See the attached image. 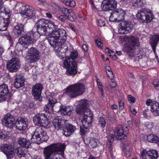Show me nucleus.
<instances>
[{
  "label": "nucleus",
  "mask_w": 159,
  "mask_h": 159,
  "mask_svg": "<svg viewBox=\"0 0 159 159\" xmlns=\"http://www.w3.org/2000/svg\"><path fill=\"white\" fill-rule=\"evenodd\" d=\"M114 135L113 134H112L111 135H109L108 137V141L110 143V144L107 145V146L109 148V150L111 151L112 150V148H111V143H112L114 140Z\"/></svg>",
  "instance_id": "09e8293b"
},
{
  "label": "nucleus",
  "mask_w": 159,
  "mask_h": 159,
  "mask_svg": "<svg viewBox=\"0 0 159 159\" xmlns=\"http://www.w3.org/2000/svg\"><path fill=\"white\" fill-rule=\"evenodd\" d=\"M86 129H87L84 128H84H81L80 130V133L81 135H83L84 134L85 132L87 131L86 130Z\"/></svg>",
  "instance_id": "69168bd1"
},
{
  "label": "nucleus",
  "mask_w": 159,
  "mask_h": 159,
  "mask_svg": "<svg viewBox=\"0 0 159 159\" xmlns=\"http://www.w3.org/2000/svg\"><path fill=\"white\" fill-rule=\"evenodd\" d=\"M98 140L96 139L93 138L90 140L89 143V146L91 148H94L97 145V142Z\"/></svg>",
  "instance_id": "37998d69"
},
{
  "label": "nucleus",
  "mask_w": 159,
  "mask_h": 159,
  "mask_svg": "<svg viewBox=\"0 0 159 159\" xmlns=\"http://www.w3.org/2000/svg\"><path fill=\"white\" fill-rule=\"evenodd\" d=\"M64 120L61 119H54L53 120L52 123L55 128L57 129H59L62 127Z\"/></svg>",
  "instance_id": "473e14b6"
},
{
  "label": "nucleus",
  "mask_w": 159,
  "mask_h": 159,
  "mask_svg": "<svg viewBox=\"0 0 159 159\" xmlns=\"http://www.w3.org/2000/svg\"><path fill=\"white\" fill-rule=\"evenodd\" d=\"M3 119V123L5 126L10 128L14 126L15 119L13 116L8 113L4 116Z\"/></svg>",
  "instance_id": "6ab92c4d"
},
{
  "label": "nucleus",
  "mask_w": 159,
  "mask_h": 159,
  "mask_svg": "<svg viewBox=\"0 0 159 159\" xmlns=\"http://www.w3.org/2000/svg\"><path fill=\"white\" fill-rule=\"evenodd\" d=\"M82 114H84V118L82 120L83 126L86 129H88L92 122V113L90 109H88Z\"/></svg>",
  "instance_id": "ddd939ff"
},
{
  "label": "nucleus",
  "mask_w": 159,
  "mask_h": 159,
  "mask_svg": "<svg viewBox=\"0 0 159 159\" xmlns=\"http://www.w3.org/2000/svg\"><path fill=\"white\" fill-rule=\"evenodd\" d=\"M48 20L44 19H41L39 20L35 24V25L37 28L44 27L47 26Z\"/></svg>",
  "instance_id": "f704fd0d"
},
{
  "label": "nucleus",
  "mask_w": 159,
  "mask_h": 159,
  "mask_svg": "<svg viewBox=\"0 0 159 159\" xmlns=\"http://www.w3.org/2000/svg\"><path fill=\"white\" fill-rule=\"evenodd\" d=\"M115 131L117 134L116 138L118 140H121L125 139L126 137V134L129 133L127 127L125 126L119 125L116 128Z\"/></svg>",
  "instance_id": "2eb2a0df"
},
{
  "label": "nucleus",
  "mask_w": 159,
  "mask_h": 159,
  "mask_svg": "<svg viewBox=\"0 0 159 159\" xmlns=\"http://www.w3.org/2000/svg\"><path fill=\"white\" fill-rule=\"evenodd\" d=\"M159 41V35H155L150 38V42L154 52H156V47Z\"/></svg>",
  "instance_id": "7c9ffc66"
},
{
  "label": "nucleus",
  "mask_w": 159,
  "mask_h": 159,
  "mask_svg": "<svg viewBox=\"0 0 159 159\" xmlns=\"http://www.w3.org/2000/svg\"><path fill=\"white\" fill-rule=\"evenodd\" d=\"M120 28L119 32L121 34H127L131 32L133 28V25L129 21H122L120 23Z\"/></svg>",
  "instance_id": "dca6fc26"
},
{
  "label": "nucleus",
  "mask_w": 159,
  "mask_h": 159,
  "mask_svg": "<svg viewBox=\"0 0 159 159\" xmlns=\"http://www.w3.org/2000/svg\"><path fill=\"white\" fill-rule=\"evenodd\" d=\"M7 2L11 6H16L17 5V2L15 0H7Z\"/></svg>",
  "instance_id": "4d7b16f0"
},
{
  "label": "nucleus",
  "mask_w": 159,
  "mask_h": 159,
  "mask_svg": "<svg viewBox=\"0 0 159 159\" xmlns=\"http://www.w3.org/2000/svg\"><path fill=\"white\" fill-rule=\"evenodd\" d=\"M57 18L61 23L64 22L66 20V16L64 15H56Z\"/></svg>",
  "instance_id": "603ef678"
},
{
  "label": "nucleus",
  "mask_w": 159,
  "mask_h": 159,
  "mask_svg": "<svg viewBox=\"0 0 159 159\" xmlns=\"http://www.w3.org/2000/svg\"><path fill=\"white\" fill-rule=\"evenodd\" d=\"M33 122L36 125L45 128L49 127L50 125L49 119L45 114L39 113L33 117Z\"/></svg>",
  "instance_id": "0eeeda50"
},
{
  "label": "nucleus",
  "mask_w": 159,
  "mask_h": 159,
  "mask_svg": "<svg viewBox=\"0 0 159 159\" xmlns=\"http://www.w3.org/2000/svg\"><path fill=\"white\" fill-rule=\"evenodd\" d=\"M16 128L19 130L25 129L27 127V122L23 118H18L16 122Z\"/></svg>",
  "instance_id": "b1692460"
},
{
  "label": "nucleus",
  "mask_w": 159,
  "mask_h": 159,
  "mask_svg": "<svg viewBox=\"0 0 159 159\" xmlns=\"http://www.w3.org/2000/svg\"><path fill=\"white\" fill-rule=\"evenodd\" d=\"M128 100L130 103H133L135 102V98L131 95H129L128 96Z\"/></svg>",
  "instance_id": "6e6d98bb"
},
{
  "label": "nucleus",
  "mask_w": 159,
  "mask_h": 159,
  "mask_svg": "<svg viewBox=\"0 0 159 159\" xmlns=\"http://www.w3.org/2000/svg\"><path fill=\"white\" fill-rule=\"evenodd\" d=\"M20 65L19 59L17 57H14L7 62L6 67L9 72H15L19 69Z\"/></svg>",
  "instance_id": "9d476101"
},
{
  "label": "nucleus",
  "mask_w": 159,
  "mask_h": 159,
  "mask_svg": "<svg viewBox=\"0 0 159 159\" xmlns=\"http://www.w3.org/2000/svg\"><path fill=\"white\" fill-rule=\"evenodd\" d=\"M66 18L70 21H75L76 19V16L75 13L73 12L72 11H71L68 16H66Z\"/></svg>",
  "instance_id": "49530a36"
},
{
  "label": "nucleus",
  "mask_w": 159,
  "mask_h": 159,
  "mask_svg": "<svg viewBox=\"0 0 159 159\" xmlns=\"http://www.w3.org/2000/svg\"><path fill=\"white\" fill-rule=\"evenodd\" d=\"M48 23L47 25V27H48L49 29L52 28L53 29H54V30L57 29V26L56 25L54 22H53L51 20H48Z\"/></svg>",
  "instance_id": "a18cd8bd"
},
{
  "label": "nucleus",
  "mask_w": 159,
  "mask_h": 159,
  "mask_svg": "<svg viewBox=\"0 0 159 159\" xmlns=\"http://www.w3.org/2000/svg\"><path fill=\"white\" fill-rule=\"evenodd\" d=\"M56 99L50 98H49L48 102L47 105H45L44 108V110L47 113H50L52 112L53 107L57 102Z\"/></svg>",
  "instance_id": "393cba45"
},
{
  "label": "nucleus",
  "mask_w": 159,
  "mask_h": 159,
  "mask_svg": "<svg viewBox=\"0 0 159 159\" xmlns=\"http://www.w3.org/2000/svg\"><path fill=\"white\" fill-rule=\"evenodd\" d=\"M23 75L21 73L16 75L14 83V86L16 88H19L24 85L25 79Z\"/></svg>",
  "instance_id": "a878e982"
},
{
  "label": "nucleus",
  "mask_w": 159,
  "mask_h": 159,
  "mask_svg": "<svg viewBox=\"0 0 159 159\" xmlns=\"http://www.w3.org/2000/svg\"><path fill=\"white\" fill-rule=\"evenodd\" d=\"M60 10L61 13L66 16H68L72 11L71 9H69L64 7L61 8Z\"/></svg>",
  "instance_id": "de8ad7c7"
},
{
  "label": "nucleus",
  "mask_w": 159,
  "mask_h": 159,
  "mask_svg": "<svg viewBox=\"0 0 159 159\" xmlns=\"http://www.w3.org/2000/svg\"><path fill=\"white\" fill-rule=\"evenodd\" d=\"M36 40L35 38H32L30 35H25L19 39V43L21 44L23 47L27 48L29 44L33 43L34 41Z\"/></svg>",
  "instance_id": "f3484780"
},
{
  "label": "nucleus",
  "mask_w": 159,
  "mask_h": 159,
  "mask_svg": "<svg viewBox=\"0 0 159 159\" xmlns=\"http://www.w3.org/2000/svg\"><path fill=\"white\" fill-rule=\"evenodd\" d=\"M129 44L135 47L139 46V38L136 36H131L128 37Z\"/></svg>",
  "instance_id": "c85d7f7f"
},
{
  "label": "nucleus",
  "mask_w": 159,
  "mask_h": 159,
  "mask_svg": "<svg viewBox=\"0 0 159 159\" xmlns=\"http://www.w3.org/2000/svg\"><path fill=\"white\" fill-rule=\"evenodd\" d=\"M141 156L143 159H157L158 157V153L156 150L147 152L144 150L142 152Z\"/></svg>",
  "instance_id": "a211bd4d"
},
{
  "label": "nucleus",
  "mask_w": 159,
  "mask_h": 159,
  "mask_svg": "<svg viewBox=\"0 0 159 159\" xmlns=\"http://www.w3.org/2000/svg\"><path fill=\"white\" fill-rule=\"evenodd\" d=\"M67 6L71 7H74L75 5V3L74 1L70 0H61Z\"/></svg>",
  "instance_id": "a19ab883"
},
{
  "label": "nucleus",
  "mask_w": 159,
  "mask_h": 159,
  "mask_svg": "<svg viewBox=\"0 0 159 159\" xmlns=\"http://www.w3.org/2000/svg\"><path fill=\"white\" fill-rule=\"evenodd\" d=\"M43 88V85L40 83L36 84L32 87V93L35 98L38 99L40 98Z\"/></svg>",
  "instance_id": "412c9836"
},
{
  "label": "nucleus",
  "mask_w": 159,
  "mask_h": 159,
  "mask_svg": "<svg viewBox=\"0 0 159 159\" xmlns=\"http://www.w3.org/2000/svg\"><path fill=\"white\" fill-rule=\"evenodd\" d=\"M1 149L8 159H11L15 156V149L12 145L9 144H3L1 147Z\"/></svg>",
  "instance_id": "f8f14e48"
},
{
  "label": "nucleus",
  "mask_w": 159,
  "mask_h": 159,
  "mask_svg": "<svg viewBox=\"0 0 159 159\" xmlns=\"http://www.w3.org/2000/svg\"><path fill=\"white\" fill-rule=\"evenodd\" d=\"M7 36V39L11 42L12 41V38L11 36H10L9 33H7V34L5 35Z\"/></svg>",
  "instance_id": "338daca9"
},
{
  "label": "nucleus",
  "mask_w": 159,
  "mask_h": 159,
  "mask_svg": "<svg viewBox=\"0 0 159 159\" xmlns=\"http://www.w3.org/2000/svg\"><path fill=\"white\" fill-rule=\"evenodd\" d=\"M85 91L84 86L78 83L69 86L66 91V94L71 98H74L82 94Z\"/></svg>",
  "instance_id": "7ed1b4c3"
},
{
  "label": "nucleus",
  "mask_w": 159,
  "mask_h": 159,
  "mask_svg": "<svg viewBox=\"0 0 159 159\" xmlns=\"http://www.w3.org/2000/svg\"><path fill=\"white\" fill-rule=\"evenodd\" d=\"M37 31L38 33L41 35L47 36L50 34V32L48 30L47 26L37 28Z\"/></svg>",
  "instance_id": "c9c22d12"
},
{
  "label": "nucleus",
  "mask_w": 159,
  "mask_h": 159,
  "mask_svg": "<svg viewBox=\"0 0 159 159\" xmlns=\"http://www.w3.org/2000/svg\"><path fill=\"white\" fill-rule=\"evenodd\" d=\"M18 144L23 148H28L30 147V143L28 140L23 137L20 138L18 141Z\"/></svg>",
  "instance_id": "c756f323"
},
{
  "label": "nucleus",
  "mask_w": 159,
  "mask_h": 159,
  "mask_svg": "<svg viewBox=\"0 0 159 159\" xmlns=\"http://www.w3.org/2000/svg\"><path fill=\"white\" fill-rule=\"evenodd\" d=\"M151 111L155 116H159V105L156 102H154V103L151 104Z\"/></svg>",
  "instance_id": "2f4dec72"
},
{
  "label": "nucleus",
  "mask_w": 159,
  "mask_h": 159,
  "mask_svg": "<svg viewBox=\"0 0 159 159\" xmlns=\"http://www.w3.org/2000/svg\"><path fill=\"white\" fill-rule=\"evenodd\" d=\"M98 125L100 126L102 128H104L106 125V122L105 118L100 117L98 119Z\"/></svg>",
  "instance_id": "c03bdc74"
},
{
  "label": "nucleus",
  "mask_w": 159,
  "mask_h": 159,
  "mask_svg": "<svg viewBox=\"0 0 159 159\" xmlns=\"http://www.w3.org/2000/svg\"><path fill=\"white\" fill-rule=\"evenodd\" d=\"M130 110L132 113L134 115H135L137 111L133 106H131L130 107Z\"/></svg>",
  "instance_id": "680f3d73"
},
{
  "label": "nucleus",
  "mask_w": 159,
  "mask_h": 159,
  "mask_svg": "<svg viewBox=\"0 0 159 159\" xmlns=\"http://www.w3.org/2000/svg\"><path fill=\"white\" fill-rule=\"evenodd\" d=\"M97 24L99 26L102 27L104 26L105 23L103 20L100 19L98 21Z\"/></svg>",
  "instance_id": "bf43d9fd"
},
{
  "label": "nucleus",
  "mask_w": 159,
  "mask_h": 159,
  "mask_svg": "<svg viewBox=\"0 0 159 159\" xmlns=\"http://www.w3.org/2000/svg\"><path fill=\"white\" fill-rule=\"evenodd\" d=\"M54 48H57L56 53L60 59H62L65 56V53L68 50V47L65 43H63L61 45H58Z\"/></svg>",
  "instance_id": "aec40b11"
},
{
  "label": "nucleus",
  "mask_w": 159,
  "mask_h": 159,
  "mask_svg": "<svg viewBox=\"0 0 159 159\" xmlns=\"http://www.w3.org/2000/svg\"><path fill=\"white\" fill-rule=\"evenodd\" d=\"M135 47L129 44H128V45L125 47L123 49V51L125 52H126L128 53H131L134 50Z\"/></svg>",
  "instance_id": "79ce46f5"
},
{
  "label": "nucleus",
  "mask_w": 159,
  "mask_h": 159,
  "mask_svg": "<svg viewBox=\"0 0 159 159\" xmlns=\"http://www.w3.org/2000/svg\"><path fill=\"white\" fill-rule=\"evenodd\" d=\"M66 113V115L70 116L72 112L71 109L69 107H65V111Z\"/></svg>",
  "instance_id": "052dcab7"
},
{
  "label": "nucleus",
  "mask_w": 159,
  "mask_h": 159,
  "mask_svg": "<svg viewBox=\"0 0 159 159\" xmlns=\"http://www.w3.org/2000/svg\"><path fill=\"white\" fill-rule=\"evenodd\" d=\"M9 92L8 87L7 85L3 84L0 85V102L6 100Z\"/></svg>",
  "instance_id": "4be33fe9"
},
{
  "label": "nucleus",
  "mask_w": 159,
  "mask_h": 159,
  "mask_svg": "<svg viewBox=\"0 0 159 159\" xmlns=\"http://www.w3.org/2000/svg\"><path fill=\"white\" fill-rule=\"evenodd\" d=\"M105 70L108 77L111 80L113 79L114 77V75L110 67L109 66H106L105 67Z\"/></svg>",
  "instance_id": "ea45409f"
},
{
  "label": "nucleus",
  "mask_w": 159,
  "mask_h": 159,
  "mask_svg": "<svg viewBox=\"0 0 159 159\" xmlns=\"http://www.w3.org/2000/svg\"><path fill=\"white\" fill-rule=\"evenodd\" d=\"M4 12L6 15H7V18H9V20H10V18L11 15L10 9L8 8H5L4 9Z\"/></svg>",
  "instance_id": "5fc2aeb1"
},
{
  "label": "nucleus",
  "mask_w": 159,
  "mask_h": 159,
  "mask_svg": "<svg viewBox=\"0 0 159 159\" xmlns=\"http://www.w3.org/2000/svg\"><path fill=\"white\" fill-rule=\"evenodd\" d=\"M119 107L121 110L124 108V104L122 101H119Z\"/></svg>",
  "instance_id": "e2e57ef3"
},
{
  "label": "nucleus",
  "mask_w": 159,
  "mask_h": 159,
  "mask_svg": "<svg viewBox=\"0 0 159 159\" xmlns=\"http://www.w3.org/2000/svg\"><path fill=\"white\" fill-rule=\"evenodd\" d=\"M65 111V106H61L60 107L59 110L58 111L59 113L63 115H66V113Z\"/></svg>",
  "instance_id": "864d4df0"
},
{
  "label": "nucleus",
  "mask_w": 159,
  "mask_h": 159,
  "mask_svg": "<svg viewBox=\"0 0 159 159\" xmlns=\"http://www.w3.org/2000/svg\"><path fill=\"white\" fill-rule=\"evenodd\" d=\"M67 34L66 31L62 29L53 30L48 41L50 45L55 48L58 45L65 43L67 39Z\"/></svg>",
  "instance_id": "f257e3e1"
},
{
  "label": "nucleus",
  "mask_w": 159,
  "mask_h": 159,
  "mask_svg": "<svg viewBox=\"0 0 159 159\" xmlns=\"http://www.w3.org/2000/svg\"><path fill=\"white\" fill-rule=\"evenodd\" d=\"M20 13L22 16L27 19H31L36 14V10L28 5L22 6L20 8Z\"/></svg>",
  "instance_id": "6e6552de"
},
{
  "label": "nucleus",
  "mask_w": 159,
  "mask_h": 159,
  "mask_svg": "<svg viewBox=\"0 0 159 159\" xmlns=\"http://www.w3.org/2000/svg\"><path fill=\"white\" fill-rule=\"evenodd\" d=\"M61 151V154H56L53 157V159H64V151Z\"/></svg>",
  "instance_id": "3c124183"
},
{
  "label": "nucleus",
  "mask_w": 159,
  "mask_h": 159,
  "mask_svg": "<svg viewBox=\"0 0 159 159\" xmlns=\"http://www.w3.org/2000/svg\"><path fill=\"white\" fill-rule=\"evenodd\" d=\"M75 126L70 124H68L66 125V128L64 129L63 134L66 137L69 136L70 134L76 129Z\"/></svg>",
  "instance_id": "bb28decb"
},
{
  "label": "nucleus",
  "mask_w": 159,
  "mask_h": 159,
  "mask_svg": "<svg viewBox=\"0 0 159 159\" xmlns=\"http://www.w3.org/2000/svg\"><path fill=\"white\" fill-rule=\"evenodd\" d=\"M117 2L115 0H103L101 5L102 11L112 10L116 7Z\"/></svg>",
  "instance_id": "4468645a"
},
{
  "label": "nucleus",
  "mask_w": 159,
  "mask_h": 159,
  "mask_svg": "<svg viewBox=\"0 0 159 159\" xmlns=\"http://www.w3.org/2000/svg\"><path fill=\"white\" fill-rule=\"evenodd\" d=\"M110 85L111 88H114L116 86V83L115 82L111 81L110 82Z\"/></svg>",
  "instance_id": "0e129e2a"
},
{
  "label": "nucleus",
  "mask_w": 159,
  "mask_h": 159,
  "mask_svg": "<svg viewBox=\"0 0 159 159\" xmlns=\"http://www.w3.org/2000/svg\"><path fill=\"white\" fill-rule=\"evenodd\" d=\"M154 102H152V100L151 99H148L147 100L146 102V104L147 106H149L150 105L151 106V104L152 103H154Z\"/></svg>",
  "instance_id": "774afa93"
},
{
  "label": "nucleus",
  "mask_w": 159,
  "mask_h": 159,
  "mask_svg": "<svg viewBox=\"0 0 159 159\" xmlns=\"http://www.w3.org/2000/svg\"><path fill=\"white\" fill-rule=\"evenodd\" d=\"M10 21L9 18L5 19L2 17L0 16V31L6 30Z\"/></svg>",
  "instance_id": "cd10ccee"
},
{
  "label": "nucleus",
  "mask_w": 159,
  "mask_h": 159,
  "mask_svg": "<svg viewBox=\"0 0 159 159\" xmlns=\"http://www.w3.org/2000/svg\"><path fill=\"white\" fill-rule=\"evenodd\" d=\"M132 6L137 7H141L143 6V0H131Z\"/></svg>",
  "instance_id": "58836bf2"
},
{
  "label": "nucleus",
  "mask_w": 159,
  "mask_h": 159,
  "mask_svg": "<svg viewBox=\"0 0 159 159\" xmlns=\"http://www.w3.org/2000/svg\"><path fill=\"white\" fill-rule=\"evenodd\" d=\"M78 56L77 51L71 53L70 57L66 58L63 62V67L66 70V74L68 76L74 75L77 72V64L74 59Z\"/></svg>",
  "instance_id": "f03ea898"
},
{
  "label": "nucleus",
  "mask_w": 159,
  "mask_h": 159,
  "mask_svg": "<svg viewBox=\"0 0 159 159\" xmlns=\"http://www.w3.org/2000/svg\"><path fill=\"white\" fill-rule=\"evenodd\" d=\"M147 140L150 142L155 143H157L159 141L158 137L152 134H150L148 136Z\"/></svg>",
  "instance_id": "e433bc0d"
},
{
  "label": "nucleus",
  "mask_w": 159,
  "mask_h": 159,
  "mask_svg": "<svg viewBox=\"0 0 159 159\" xmlns=\"http://www.w3.org/2000/svg\"><path fill=\"white\" fill-rule=\"evenodd\" d=\"M152 84L155 89L159 90V82L157 80H155L152 82Z\"/></svg>",
  "instance_id": "13d9d810"
},
{
  "label": "nucleus",
  "mask_w": 159,
  "mask_h": 159,
  "mask_svg": "<svg viewBox=\"0 0 159 159\" xmlns=\"http://www.w3.org/2000/svg\"><path fill=\"white\" fill-rule=\"evenodd\" d=\"M65 148V144L61 143L53 144L46 147L43 151L45 159H52L50 157L54 153L58 151H62Z\"/></svg>",
  "instance_id": "39448f33"
},
{
  "label": "nucleus",
  "mask_w": 159,
  "mask_h": 159,
  "mask_svg": "<svg viewBox=\"0 0 159 159\" xmlns=\"http://www.w3.org/2000/svg\"><path fill=\"white\" fill-rule=\"evenodd\" d=\"M26 150L22 147L18 148L17 149L16 154L20 157H24L26 154Z\"/></svg>",
  "instance_id": "4c0bfd02"
},
{
  "label": "nucleus",
  "mask_w": 159,
  "mask_h": 159,
  "mask_svg": "<svg viewBox=\"0 0 159 159\" xmlns=\"http://www.w3.org/2000/svg\"><path fill=\"white\" fill-rule=\"evenodd\" d=\"M137 17L140 22L148 23L151 21L154 16L152 11L149 9L142 8L138 11Z\"/></svg>",
  "instance_id": "20e7f679"
},
{
  "label": "nucleus",
  "mask_w": 159,
  "mask_h": 159,
  "mask_svg": "<svg viewBox=\"0 0 159 159\" xmlns=\"http://www.w3.org/2000/svg\"><path fill=\"white\" fill-rule=\"evenodd\" d=\"M23 25L20 23L17 24L14 26V31L15 33H16L18 35H21L22 32H23Z\"/></svg>",
  "instance_id": "72a5a7b5"
},
{
  "label": "nucleus",
  "mask_w": 159,
  "mask_h": 159,
  "mask_svg": "<svg viewBox=\"0 0 159 159\" xmlns=\"http://www.w3.org/2000/svg\"><path fill=\"white\" fill-rule=\"evenodd\" d=\"M88 102L87 100L85 99L81 100L80 102L79 105H78L76 109V112L78 114H82L83 113L86 111L87 106Z\"/></svg>",
  "instance_id": "5701e85b"
},
{
  "label": "nucleus",
  "mask_w": 159,
  "mask_h": 159,
  "mask_svg": "<svg viewBox=\"0 0 159 159\" xmlns=\"http://www.w3.org/2000/svg\"><path fill=\"white\" fill-rule=\"evenodd\" d=\"M95 43L97 46L99 48L102 49L103 45L101 41V39L98 38V36H96L95 37Z\"/></svg>",
  "instance_id": "8fccbe9b"
},
{
  "label": "nucleus",
  "mask_w": 159,
  "mask_h": 159,
  "mask_svg": "<svg viewBox=\"0 0 159 159\" xmlns=\"http://www.w3.org/2000/svg\"><path fill=\"white\" fill-rule=\"evenodd\" d=\"M48 139V137L46 132L39 127L36 129L31 140L33 143L40 144L46 141Z\"/></svg>",
  "instance_id": "423d86ee"
},
{
  "label": "nucleus",
  "mask_w": 159,
  "mask_h": 159,
  "mask_svg": "<svg viewBox=\"0 0 159 159\" xmlns=\"http://www.w3.org/2000/svg\"><path fill=\"white\" fill-rule=\"evenodd\" d=\"M40 52L35 48H31L26 53V58L29 62L33 63L38 61L40 59Z\"/></svg>",
  "instance_id": "1a4fd4ad"
},
{
  "label": "nucleus",
  "mask_w": 159,
  "mask_h": 159,
  "mask_svg": "<svg viewBox=\"0 0 159 159\" xmlns=\"http://www.w3.org/2000/svg\"><path fill=\"white\" fill-rule=\"evenodd\" d=\"M125 15V11L121 9H118L111 13L109 18L111 22L120 21L124 19Z\"/></svg>",
  "instance_id": "9b49d317"
}]
</instances>
